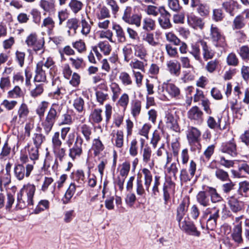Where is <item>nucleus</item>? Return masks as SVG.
<instances>
[{
  "mask_svg": "<svg viewBox=\"0 0 249 249\" xmlns=\"http://www.w3.org/2000/svg\"><path fill=\"white\" fill-rule=\"evenodd\" d=\"M64 107L62 103H53L50 107L45 119L42 123V126L46 135L52 130L55 121L59 117Z\"/></svg>",
  "mask_w": 249,
  "mask_h": 249,
  "instance_id": "f257e3e1",
  "label": "nucleus"
},
{
  "mask_svg": "<svg viewBox=\"0 0 249 249\" xmlns=\"http://www.w3.org/2000/svg\"><path fill=\"white\" fill-rule=\"evenodd\" d=\"M84 140L80 135L75 137V133H70L68 134L66 141V144L70 148L69 156L72 160L79 159L83 153V143Z\"/></svg>",
  "mask_w": 249,
  "mask_h": 249,
  "instance_id": "f03ea898",
  "label": "nucleus"
},
{
  "mask_svg": "<svg viewBox=\"0 0 249 249\" xmlns=\"http://www.w3.org/2000/svg\"><path fill=\"white\" fill-rule=\"evenodd\" d=\"M36 186L34 184H27L24 185L18 194L16 207L22 209L27 206L33 205V197L36 191Z\"/></svg>",
  "mask_w": 249,
  "mask_h": 249,
  "instance_id": "7ed1b4c3",
  "label": "nucleus"
},
{
  "mask_svg": "<svg viewBox=\"0 0 249 249\" xmlns=\"http://www.w3.org/2000/svg\"><path fill=\"white\" fill-rule=\"evenodd\" d=\"M201 131L196 127L189 126L186 131V136L189 144L193 150H200L201 145L200 143Z\"/></svg>",
  "mask_w": 249,
  "mask_h": 249,
  "instance_id": "20e7f679",
  "label": "nucleus"
},
{
  "mask_svg": "<svg viewBox=\"0 0 249 249\" xmlns=\"http://www.w3.org/2000/svg\"><path fill=\"white\" fill-rule=\"evenodd\" d=\"M210 36L216 47L224 48L227 46L225 36L220 29L213 24L211 26Z\"/></svg>",
  "mask_w": 249,
  "mask_h": 249,
  "instance_id": "39448f33",
  "label": "nucleus"
},
{
  "mask_svg": "<svg viewBox=\"0 0 249 249\" xmlns=\"http://www.w3.org/2000/svg\"><path fill=\"white\" fill-rule=\"evenodd\" d=\"M226 200L229 208L232 213H237L244 210L245 203L240 200V197L237 194L228 196Z\"/></svg>",
  "mask_w": 249,
  "mask_h": 249,
  "instance_id": "423d86ee",
  "label": "nucleus"
},
{
  "mask_svg": "<svg viewBox=\"0 0 249 249\" xmlns=\"http://www.w3.org/2000/svg\"><path fill=\"white\" fill-rule=\"evenodd\" d=\"M25 42L29 47L32 48L36 53L39 51H41V53L44 52V39L43 37L37 38L36 33L30 34L27 37Z\"/></svg>",
  "mask_w": 249,
  "mask_h": 249,
  "instance_id": "0eeeda50",
  "label": "nucleus"
},
{
  "mask_svg": "<svg viewBox=\"0 0 249 249\" xmlns=\"http://www.w3.org/2000/svg\"><path fill=\"white\" fill-rule=\"evenodd\" d=\"M33 169V165L28 164L26 167L21 164H16L14 168L15 178L18 180L23 179L25 177H28Z\"/></svg>",
  "mask_w": 249,
  "mask_h": 249,
  "instance_id": "6e6552de",
  "label": "nucleus"
},
{
  "mask_svg": "<svg viewBox=\"0 0 249 249\" xmlns=\"http://www.w3.org/2000/svg\"><path fill=\"white\" fill-rule=\"evenodd\" d=\"M219 151L234 157L237 155V145L233 138L221 143Z\"/></svg>",
  "mask_w": 249,
  "mask_h": 249,
  "instance_id": "1a4fd4ad",
  "label": "nucleus"
},
{
  "mask_svg": "<svg viewBox=\"0 0 249 249\" xmlns=\"http://www.w3.org/2000/svg\"><path fill=\"white\" fill-rule=\"evenodd\" d=\"M187 117L195 124L200 125L203 122V112L197 106L192 107L187 112Z\"/></svg>",
  "mask_w": 249,
  "mask_h": 249,
  "instance_id": "9d476101",
  "label": "nucleus"
},
{
  "mask_svg": "<svg viewBox=\"0 0 249 249\" xmlns=\"http://www.w3.org/2000/svg\"><path fill=\"white\" fill-rule=\"evenodd\" d=\"M160 9L162 10H160V16L158 19V23L162 29H169L172 27L170 21L171 15L165 8H161Z\"/></svg>",
  "mask_w": 249,
  "mask_h": 249,
  "instance_id": "9b49d317",
  "label": "nucleus"
},
{
  "mask_svg": "<svg viewBox=\"0 0 249 249\" xmlns=\"http://www.w3.org/2000/svg\"><path fill=\"white\" fill-rule=\"evenodd\" d=\"M220 210L216 207H213L212 208H208L202 212V215L199 220L201 227L203 229H204V226L202 224V223L204 220L207 218L212 219H218L219 217Z\"/></svg>",
  "mask_w": 249,
  "mask_h": 249,
  "instance_id": "f8f14e48",
  "label": "nucleus"
},
{
  "mask_svg": "<svg viewBox=\"0 0 249 249\" xmlns=\"http://www.w3.org/2000/svg\"><path fill=\"white\" fill-rule=\"evenodd\" d=\"M190 204L189 199H183L179 203L177 208L176 220L180 225V222L188 211V207Z\"/></svg>",
  "mask_w": 249,
  "mask_h": 249,
  "instance_id": "ddd939ff",
  "label": "nucleus"
},
{
  "mask_svg": "<svg viewBox=\"0 0 249 249\" xmlns=\"http://www.w3.org/2000/svg\"><path fill=\"white\" fill-rule=\"evenodd\" d=\"M231 236L236 244H245V241L242 237V226L241 222L234 225L231 231Z\"/></svg>",
  "mask_w": 249,
  "mask_h": 249,
  "instance_id": "4468645a",
  "label": "nucleus"
},
{
  "mask_svg": "<svg viewBox=\"0 0 249 249\" xmlns=\"http://www.w3.org/2000/svg\"><path fill=\"white\" fill-rule=\"evenodd\" d=\"M164 89H165L166 91L172 97H176L180 94V90L179 88L174 84L164 82L161 89L159 87V93H160L163 92Z\"/></svg>",
  "mask_w": 249,
  "mask_h": 249,
  "instance_id": "2eb2a0df",
  "label": "nucleus"
},
{
  "mask_svg": "<svg viewBox=\"0 0 249 249\" xmlns=\"http://www.w3.org/2000/svg\"><path fill=\"white\" fill-rule=\"evenodd\" d=\"M202 50V55L205 61L212 59L215 55L214 52L211 49L207 42L203 39L198 40Z\"/></svg>",
  "mask_w": 249,
  "mask_h": 249,
  "instance_id": "dca6fc26",
  "label": "nucleus"
},
{
  "mask_svg": "<svg viewBox=\"0 0 249 249\" xmlns=\"http://www.w3.org/2000/svg\"><path fill=\"white\" fill-rule=\"evenodd\" d=\"M179 226L182 230L190 235L196 236H199L200 235V232L197 230L196 226L192 222L184 220L182 222H180V225Z\"/></svg>",
  "mask_w": 249,
  "mask_h": 249,
  "instance_id": "f3484780",
  "label": "nucleus"
},
{
  "mask_svg": "<svg viewBox=\"0 0 249 249\" xmlns=\"http://www.w3.org/2000/svg\"><path fill=\"white\" fill-rule=\"evenodd\" d=\"M53 150L55 158L53 168L57 169L58 166V160L60 162H62L66 157V150L65 148L61 147L53 148Z\"/></svg>",
  "mask_w": 249,
  "mask_h": 249,
  "instance_id": "a211bd4d",
  "label": "nucleus"
},
{
  "mask_svg": "<svg viewBox=\"0 0 249 249\" xmlns=\"http://www.w3.org/2000/svg\"><path fill=\"white\" fill-rule=\"evenodd\" d=\"M167 70L171 75L178 76L180 73L181 66L179 62L175 60L167 62Z\"/></svg>",
  "mask_w": 249,
  "mask_h": 249,
  "instance_id": "6ab92c4d",
  "label": "nucleus"
},
{
  "mask_svg": "<svg viewBox=\"0 0 249 249\" xmlns=\"http://www.w3.org/2000/svg\"><path fill=\"white\" fill-rule=\"evenodd\" d=\"M41 128L39 126L36 129V132L32 136L33 145L40 147L42 144L46 141L45 136L41 133Z\"/></svg>",
  "mask_w": 249,
  "mask_h": 249,
  "instance_id": "aec40b11",
  "label": "nucleus"
},
{
  "mask_svg": "<svg viewBox=\"0 0 249 249\" xmlns=\"http://www.w3.org/2000/svg\"><path fill=\"white\" fill-rule=\"evenodd\" d=\"M30 113L29 108L27 105L25 103H22L19 106L17 114L19 122L22 123L25 121Z\"/></svg>",
  "mask_w": 249,
  "mask_h": 249,
  "instance_id": "412c9836",
  "label": "nucleus"
},
{
  "mask_svg": "<svg viewBox=\"0 0 249 249\" xmlns=\"http://www.w3.org/2000/svg\"><path fill=\"white\" fill-rule=\"evenodd\" d=\"M187 22L190 26L194 29H202L204 26V22L201 18L194 15L188 16Z\"/></svg>",
  "mask_w": 249,
  "mask_h": 249,
  "instance_id": "4be33fe9",
  "label": "nucleus"
},
{
  "mask_svg": "<svg viewBox=\"0 0 249 249\" xmlns=\"http://www.w3.org/2000/svg\"><path fill=\"white\" fill-rule=\"evenodd\" d=\"M53 87V94L54 97L57 98L64 94V89H63L61 82L58 77L53 79L52 81Z\"/></svg>",
  "mask_w": 249,
  "mask_h": 249,
  "instance_id": "5701e85b",
  "label": "nucleus"
},
{
  "mask_svg": "<svg viewBox=\"0 0 249 249\" xmlns=\"http://www.w3.org/2000/svg\"><path fill=\"white\" fill-rule=\"evenodd\" d=\"M156 27V21L149 17H145L142 20V28L148 32L155 30Z\"/></svg>",
  "mask_w": 249,
  "mask_h": 249,
  "instance_id": "b1692460",
  "label": "nucleus"
},
{
  "mask_svg": "<svg viewBox=\"0 0 249 249\" xmlns=\"http://www.w3.org/2000/svg\"><path fill=\"white\" fill-rule=\"evenodd\" d=\"M46 80V75L45 70L42 68V64L37 63L36 70V75L34 80L36 82H43Z\"/></svg>",
  "mask_w": 249,
  "mask_h": 249,
  "instance_id": "393cba45",
  "label": "nucleus"
},
{
  "mask_svg": "<svg viewBox=\"0 0 249 249\" xmlns=\"http://www.w3.org/2000/svg\"><path fill=\"white\" fill-rule=\"evenodd\" d=\"M39 5L46 12H53L55 11L54 0H40Z\"/></svg>",
  "mask_w": 249,
  "mask_h": 249,
  "instance_id": "a878e982",
  "label": "nucleus"
},
{
  "mask_svg": "<svg viewBox=\"0 0 249 249\" xmlns=\"http://www.w3.org/2000/svg\"><path fill=\"white\" fill-rule=\"evenodd\" d=\"M165 123L167 127L176 132L179 131V128L177 121L172 114H166L165 116Z\"/></svg>",
  "mask_w": 249,
  "mask_h": 249,
  "instance_id": "bb28decb",
  "label": "nucleus"
},
{
  "mask_svg": "<svg viewBox=\"0 0 249 249\" xmlns=\"http://www.w3.org/2000/svg\"><path fill=\"white\" fill-rule=\"evenodd\" d=\"M40 147L33 145L32 143H28L25 147L27 150L29 158L33 161L37 160L39 158L38 149Z\"/></svg>",
  "mask_w": 249,
  "mask_h": 249,
  "instance_id": "cd10ccee",
  "label": "nucleus"
},
{
  "mask_svg": "<svg viewBox=\"0 0 249 249\" xmlns=\"http://www.w3.org/2000/svg\"><path fill=\"white\" fill-rule=\"evenodd\" d=\"M246 25V20L244 16L241 15L236 16L234 18L232 28L233 30H240L244 28Z\"/></svg>",
  "mask_w": 249,
  "mask_h": 249,
  "instance_id": "c85d7f7f",
  "label": "nucleus"
},
{
  "mask_svg": "<svg viewBox=\"0 0 249 249\" xmlns=\"http://www.w3.org/2000/svg\"><path fill=\"white\" fill-rule=\"evenodd\" d=\"M200 45L198 43V40L195 43H192L191 45V50L189 53L198 62H201L202 60L201 57V53L200 50Z\"/></svg>",
  "mask_w": 249,
  "mask_h": 249,
  "instance_id": "c756f323",
  "label": "nucleus"
},
{
  "mask_svg": "<svg viewBox=\"0 0 249 249\" xmlns=\"http://www.w3.org/2000/svg\"><path fill=\"white\" fill-rule=\"evenodd\" d=\"M102 113V109L98 108L93 109L89 115V121L94 124L100 123L103 121Z\"/></svg>",
  "mask_w": 249,
  "mask_h": 249,
  "instance_id": "7c9ffc66",
  "label": "nucleus"
},
{
  "mask_svg": "<svg viewBox=\"0 0 249 249\" xmlns=\"http://www.w3.org/2000/svg\"><path fill=\"white\" fill-rule=\"evenodd\" d=\"M206 188L204 191L199 192L196 196L197 202L201 206L206 207L210 205V199L207 195Z\"/></svg>",
  "mask_w": 249,
  "mask_h": 249,
  "instance_id": "2f4dec72",
  "label": "nucleus"
},
{
  "mask_svg": "<svg viewBox=\"0 0 249 249\" xmlns=\"http://www.w3.org/2000/svg\"><path fill=\"white\" fill-rule=\"evenodd\" d=\"M79 131L83 135L85 141L89 142L91 139L92 127L87 124H83L79 127Z\"/></svg>",
  "mask_w": 249,
  "mask_h": 249,
  "instance_id": "473e14b6",
  "label": "nucleus"
},
{
  "mask_svg": "<svg viewBox=\"0 0 249 249\" xmlns=\"http://www.w3.org/2000/svg\"><path fill=\"white\" fill-rule=\"evenodd\" d=\"M142 173L144 176V185L145 190L149 192L150 187L153 180V176L151 172L148 169L144 168L142 170Z\"/></svg>",
  "mask_w": 249,
  "mask_h": 249,
  "instance_id": "72a5a7b5",
  "label": "nucleus"
},
{
  "mask_svg": "<svg viewBox=\"0 0 249 249\" xmlns=\"http://www.w3.org/2000/svg\"><path fill=\"white\" fill-rule=\"evenodd\" d=\"M141 102L138 99L133 100L130 102V111L133 117L138 116L141 111Z\"/></svg>",
  "mask_w": 249,
  "mask_h": 249,
  "instance_id": "f704fd0d",
  "label": "nucleus"
},
{
  "mask_svg": "<svg viewBox=\"0 0 249 249\" xmlns=\"http://www.w3.org/2000/svg\"><path fill=\"white\" fill-rule=\"evenodd\" d=\"M56 184V183H53V179L52 178L46 177L44 178L41 190L43 192H46L49 188V187L53 185V187L51 188V192L54 196Z\"/></svg>",
  "mask_w": 249,
  "mask_h": 249,
  "instance_id": "c9c22d12",
  "label": "nucleus"
},
{
  "mask_svg": "<svg viewBox=\"0 0 249 249\" xmlns=\"http://www.w3.org/2000/svg\"><path fill=\"white\" fill-rule=\"evenodd\" d=\"M76 191V185L74 183H71L66 191L64 197L62 201L64 204H68L71 201V198L73 196Z\"/></svg>",
  "mask_w": 249,
  "mask_h": 249,
  "instance_id": "e433bc0d",
  "label": "nucleus"
},
{
  "mask_svg": "<svg viewBox=\"0 0 249 249\" xmlns=\"http://www.w3.org/2000/svg\"><path fill=\"white\" fill-rule=\"evenodd\" d=\"M206 192L211 196V200L213 203H217L222 200V198L217 192L216 190L211 187H206Z\"/></svg>",
  "mask_w": 249,
  "mask_h": 249,
  "instance_id": "4c0bfd02",
  "label": "nucleus"
},
{
  "mask_svg": "<svg viewBox=\"0 0 249 249\" xmlns=\"http://www.w3.org/2000/svg\"><path fill=\"white\" fill-rule=\"evenodd\" d=\"M112 141L117 148H122L124 145V133L122 130H117Z\"/></svg>",
  "mask_w": 249,
  "mask_h": 249,
  "instance_id": "58836bf2",
  "label": "nucleus"
},
{
  "mask_svg": "<svg viewBox=\"0 0 249 249\" xmlns=\"http://www.w3.org/2000/svg\"><path fill=\"white\" fill-rule=\"evenodd\" d=\"M214 175L216 179L221 182L227 181L230 179L228 173L220 168L216 169V171L214 172Z\"/></svg>",
  "mask_w": 249,
  "mask_h": 249,
  "instance_id": "ea45409f",
  "label": "nucleus"
},
{
  "mask_svg": "<svg viewBox=\"0 0 249 249\" xmlns=\"http://www.w3.org/2000/svg\"><path fill=\"white\" fill-rule=\"evenodd\" d=\"M160 177L156 175L154 178V181L152 184L151 196L156 197L160 194L159 187L160 185Z\"/></svg>",
  "mask_w": 249,
  "mask_h": 249,
  "instance_id": "a19ab883",
  "label": "nucleus"
},
{
  "mask_svg": "<svg viewBox=\"0 0 249 249\" xmlns=\"http://www.w3.org/2000/svg\"><path fill=\"white\" fill-rule=\"evenodd\" d=\"M242 172H244L245 173L249 175V165H248L246 163H243L239 165L238 167V171L232 170L231 173L233 176L235 178H242L244 176L242 175Z\"/></svg>",
  "mask_w": 249,
  "mask_h": 249,
  "instance_id": "79ce46f5",
  "label": "nucleus"
},
{
  "mask_svg": "<svg viewBox=\"0 0 249 249\" xmlns=\"http://www.w3.org/2000/svg\"><path fill=\"white\" fill-rule=\"evenodd\" d=\"M23 94V92L20 88L16 86L7 92V98L11 99L19 98L22 97Z\"/></svg>",
  "mask_w": 249,
  "mask_h": 249,
  "instance_id": "37998d69",
  "label": "nucleus"
},
{
  "mask_svg": "<svg viewBox=\"0 0 249 249\" xmlns=\"http://www.w3.org/2000/svg\"><path fill=\"white\" fill-rule=\"evenodd\" d=\"M112 28L116 32L118 41L121 43L125 42L126 37L125 34L122 27L119 24H115Z\"/></svg>",
  "mask_w": 249,
  "mask_h": 249,
  "instance_id": "c03bdc74",
  "label": "nucleus"
},
{
  "mask_svg": "<svg viewBox=\"0 0 249 249\" xmlns=\"http://www.w3.org/2000/svg\"><path fill=\"white\" fill-rule=\"evenodd\" d=\"M228 182L223 184L221 186L222 192L226 194V195L229 196L231 195V192L234 189L235 184L230 179L228 180Z\"/></svg>",
  "mask_w": 249,
  "mask_h": 249,
  "instance_id": "a18cd8bd",
  "label": "nucleus"
},
{
  "mask_svg": "<svg viewBox=\"0 0 249 249\" xmlns=\"http://www.w3.org/2000/svg\"><path fill=\"white\" fill-rule=\"evenodd\" d=\"M55 26V22L53 18L50 17L45 18L41 25V28H46L47 29L48 33L52 32Z\"/></svg>",
  "mask_w": 249,
  "mask_h": 249,
  "instance_id": "49530a36",
  "label": "nucleus"
},
{
  "mask_svg": "<svg viewBox=\"0 0 249 249\" xmlns=\"http://www.w3.org/2000/svg\"><path fill=\"white\" fill-rule=\"evenodd\" d=\"M142 16L141 14H133L126 21L129 24L135 25L137 27H140L142 24Z\"/></svg>",
  "mask_w": 249,
  "mask_h": 249,
  "instance_id": "de8ad7c7",
  "label": "nucleus"
},
{
  "mask_svg": "<svg viewBox=\"0 0 249 249\" xmlns=\"http://www.w3.org/2000/svg\"><path fill=\"white\" fill-rule=\"evenodd\" d=\"M221 119L218 118V121L216 122L213 117L212 116H209L207 121V124L208 127L213 129H215L216 128H219V129H224L225 128L223 127V128L221 126Z\"/></svg>",
  "mask_w": 249,
  "mask_h": 249,
  "instance_id": "09e8293b",
  "label": "nucleus"
},
{
  "mask_svg": "<svg viewBox=\"0 0 249 249\" xmlns=\"http://www.w3.org/2000/svg\"><path fill=\"white\" fill-rule=\"evenodd\" d=\"M69 6L73 13L77 14L82 9L83 4L78 0H71Z\"/></svg>",
  "mask_w": 249,
  "mask_h": 249,
  "instance_id": "8fccbe9b",
  "label": "nucleus"
},
{
  "mask_svg": "<svg viewBox=\"0 0 249 249\" xmlns=\"http://www.w3.org/2000/svg\"><path fill=\"white\" fill-rule=\"evenodd\" d=\"M104 145L101 141L98 138L95 139L92 142V149L94 151V154L97 156L99 153L104 149Z\"/></svg>",
  "mask_w": 249,
  "mask_h": 249,
  "instance_id": "3c124183",
  "label": "nucleus"
},
{
  "mask_svg": "<svg viewBox=\"0 0 249 249\" xmlns=\"http://www.w3.org/2000/svg\"><path fill=\"white\" fill-rule=\"evenodd\" d=\"M135 53L136 56L141 59H144L147 55V52L146 48L142 44L136 45L134 47Z\"/></svg>",
  "mask_w": 249,
  "mask_h": 249,
  "instance_id": "603ef678",
  "label": "nucleus"
},
{
  "mask_svg": "<svg viewBox=\"0 0 249 249\" xmlns=\"http://www.w3.org/2000/svg\"><path fill=\"white\" fill-rule=\"evenodd\" d=\"M237 53L241 59L245 61L249 60V46L248 45H243L241 46Z\"/></svg>",
  "mask_w": 249,
  "mask_h": 249,
  "instance_id": "864d4df0",
  "label": "nucleus"
},
{
  "mask_svg": "<svg viewBox=\"0 0 249 249\" xmlns=\"http://www.w3.org/2000/svg\"><path fill=\"white\" fill-rule=\"evenodd\" d=\"M119 78L122 84L124 86H129L132 84V79L130 75L126 72L123 71L120 73Z\"/></svg>",
  "mask_w": 249,
  "mask_h": 249,
  "instance_id": "5fc2aeb1",
  "label": "nucleus"
},
{
  "mask_svg": "<svg viewBox=\"0 0 249 249\" xmlns=\"http://www.w3.org/2000/svg\"><path fill=\"white\" fill-rule=\"evenodd\" d=\"M142 40L146 42L149 45L152 47H156L159 45V43L155 40L153 33L148 32L142 36Z\"/></svg>",
  "mask_w": 249,
  "mask_h": 249,
  "instance_id": "6e6d98bb",
  "label": "nucleus"
},
{
  "mask_svg": "<svg viewBox=\"0 0 249 249\" xmlns=\"http://www.w3.org/2000/svg\"><path fill=\"white\" fill-rule=\"evenodd\" d=\"M219 64V60L217 59H215L207 62L205 68L208 72L212 73L216 70L218 67Z\"/></svg>",
  "mask_w": 249,
  "mask_h": 249,
  "instance_id": "4d7b16f0",
  "label": "nucleus"
},
{
  "mask_svg": "<svg viewBox=\"0 0 249 249\" xmlns=\"http://www.w3.org/2000/svg\"><path fill=\"white\" fill-rule=\"evenodd\" d=\"M136 191L138 196L142 197L145 196L146 190L144 189L142 180L140 178H137Z\"/></svg>",
  "mask_w": 249,
  "mask_h": 249,
  "instance_id": "13d9d810",
  "label": "nucleus"
},
{
  "mask_svg": "<svg viewBox=\"0 0 249 249\" xmlns=\"http://www.w3.org/2000/svg\"><path fill=\"white\" fill-rule=\"evenodd\" d=\"M249 191V182L243 181L239 183V188L235 194L244 196V194H246Z\"/></svg>",
  "mask_w": 249,
  "mask_h": 249,
  "instance_id": "bf43d9fd",
  "label": "nucleus"
},
{
  "mask_svg": "<svg viewBox=\"0 0 249 249\" xmlns=\"http://www.w3.org/2000/svg\"><path fill=\"white\" fill-rule=\"evenodd\" d=\"M50 202L47 200H40L36 208L34 210V213L36 214L39 213L42 211H44L46 209H48L49 208Z\"/></svg>",
  "mask_w": 249,
  "mask_h": 249,
  "instance_id": "052dcab7",
  "label": "nucleus"
},
{
  "mask_svg": "<svg viewBox=\"0 0 249 249\" xmlns=\"http://www.w3.org/2000/svg\"><path fill=\"white\" fill-rule=\"evenodd\" d=\"M85 102L81 97H78L73 100V106L79 112L81 113L84 110Z\"/></svg>",
  "mask_w": 249,
  "mask_h": 249,
  "instance_id": "680f3d73",
  "label": "nucleus"
},
{
  "mask_svg": "<svg viewBox=\"0 0 249 249\" xmlns=\"http://www.w3.org/2000/svg\"><path fill=\"white\" fill-rule=\"evenodd\" d=\"M74 181L79 185L78 187L83 185L85 182V176L84 171L82 170H77L74 176Z\"/></svg>",
  "mask_w": 249,
  "mask_h": 249,
  "instance_id": "e2e57ef3",
  "label": "nucleus"
},
{
  "mask_svg": "<svg viewBox=\"0 0 249 249\" xmlns=\"http://www.w3.org/2000/svg\"><path fill=\"white\" fill-rule=\"evenodd\" d=\"M49 103L47 101H42L38 106L36 109V113L38 115L40 118H42L44 115L45 112L48 107Z\"/></svg>",
  "mask_w": 249,
  "mask_h": 249,
  "instance_id": "0e129e2a",
  "label": "nucleus"
},
{
  "mask_svg": "<svg viewBox=\"0 0 249 249\" xmlns=\"http://www.w3.org/2000/svg\"><path fill=\"white\" fill-rule=\"evenodd\" d=\"M226 62L229 66H236L239 64V59L235 53H230L227 58Z\"/></svg>",
  "mask_w": 249,
  "mask_h": 249,
  "instance_id": "69168bd1",
  "label": "nucleus"
},
{
  "mask_svg": "<svg viewBox=\"0 0 249 249\" xmlns=\"http://www.w3.org/2000/svg\"><path fill=\"white\" fill-rule=\"evenodd\" d=\"M110 17L109 9L106 6H102L97 13V18L98 19H103Z\"/></svg>",
  "mask_w": 249,
  "mask_h": 249,
  "instance_id": "338daca9",
  "label": "nucleus"
},
{
  "mask_svg": "<svg viewBox=\"0 0 249 249\" xmlns=\"http://www.w3.org/2000/svg\"><path fill=\"white\" fill-rule=\"evenodd\" d=\"M244 235L245 237V245L247 246L245 248H249V219L245 221L243 227Z\"/></svg>",
  "mask_w": 249,
  "mask_h": 249,
  "instance_id": "774afa93",
  "label": "nucleus"
}]
</instances>
